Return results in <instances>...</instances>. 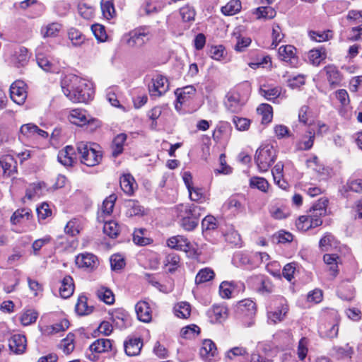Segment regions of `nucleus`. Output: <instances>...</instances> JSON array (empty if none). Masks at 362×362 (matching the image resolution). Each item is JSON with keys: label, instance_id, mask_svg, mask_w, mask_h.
<instances>
[{"label": "nucleus", "instance_id": "1", "mask_svg": "<svg viewBox=\"0 0 362 362\" xmlns=\"http://www.w3.org/2000/svg\"><path fill=\"white\" fill-rule=\"evenodd\" d=\"M64 94L74 103H87L94 95L93 84L74 74H67L61 81Z\"/></svg>", "mask_w": 362, "mask_h": 362}, {"label": "nucleus", "instance_id": "2", "mask_svg": "<svg viewBox=\"0 0 362 362\" xmlns=\"http://www.w3.org/2000/svg\"><path fill=\"white\" fill-rule=\"evenodd\" d=\"M328 199L322 197L310 209L307 215L299 216L296 226L299 230L307 231L310 228L320 226L322 223V218L327 214Z\"/></svg>", "mask_w": 362, "mask_h": 362}, {"label": "nucleus", "instance_id": "3", "mask_svg": "<svg viewBox=\"0 0 362 362\" xmlns=\"http://www.w3.org/2000/svg\"><path fill=\"white\" fill-rule=\"evenodd\" d=\"M288 311L286 300L282 296L275 297L268 308L267 316V322L275 325L284 320Z\"/></svg>", "mask_w": 362, "mask_h": 362}, {"label": "nucleus", "instance_id": "4", "mask_svg": "<svg viewBox=\"0 0 362 362\" xmlns=\"http://www.w3.org/2000/svg\"><path fill=\"white\" fill-rule=\"evenodd\" d=\"M276 158V151L271 144L261 146L256 151L255 160L260 173L267 172Z\"/></svg>", "mask_w": 362, "mask_h": 362}, {"label": "nucleus", "instance_id": "5", "mask_svg": "<svg viewBox=\"0 0 362 362\" xmlns=\"http://www.w3.org/2000/svg\"><path fill=\"white\" fill-rule=\"evenodd\" d=\"M96 145L81 141L77 144V151L81 155V162L87 166H95L102 160V153Z\"/></svg>", "mask_w": 362, "mask_h": 362}, {"label": "nucleus", "instance_id": "6", "mask_svg": "<svg viewBox=\"0 0 362 362\" xmlns=\"http://www.w3.org/2000/svg\"><path fill=\"white\" fill-rule=\"evenodd\" d=\"M238 309L244 325L252 326L257 311L255 303L250 299L243 300L239 302Z\"/></svg>", "mask_w": 362, "mask_h": 362}, {"label": "nucleus", "instance_id": "7", "mask_svg": "<svg viewBox=\"0 0 362 362\" xmlns=\"http://www.w3.org/2000/svg\"><path fill=\"white\" fill-rule=\"evenodd\" d=\"M148 34L146 27H140L124 35L123 40L130 47H139L148 40Z\"/></svg>", "mask_w": 362, "mask_h": 362}, {"label": "nucleus", "instance_id": "8", "mask_svg": "<svg viewBox=\"0 0 362 362\" xmlns=\"http://www.w3.org/2000/svg\"><path fill=\"white\" fill-rule=\"evenodd\" d=\"M245 104V98L238 91H230L226 95L224 105L230 112H240Z\"/></svg>", "mask_w": 362, "mask_h": 362}, {"label": "nucleus", "instance_id": "9", "mask_svg": "<svg viewBox=\"0 0 362 362\" xmlns=\"http://www.w3.org/2000/svg\"><path fill=\"white\" fill-rule=\"evenodd\" d=\"M27 96V86L23 81H16L11 85L10 97L15 103L23 105Z\"/></svg>", "mask_w": 362, "mask_h": 362}, {"label": "nucleus", "instance_id": "10", "mask_svg": "<svg viewBox=\"0 0 362 362\" xmlns=\"http://www.w3.org/2000/svg\"><path fill=\"white\" fill-rule=\"evenodd\" d=\"M177 97L175 109L180 110L184 105H187L193 100L196 95V88L193 86H187L181 88H177L175 91Z\"/></svg>", "mask_w": 362, "mask_h": 362}, {"label": "nucleus", "instance_id": "11", "mask_svg": "<svg viewBox=\"0 0 362 362\" xmlns=\"http://www.w3.org/2000/svg\"><path fill=\"white\" fill-rule=\"evenodd\" d=\"M169 89V83L163 76L159 75L152 79L148 85V91L151 96L160 97L165 94Z\"/></svg>", "mask_w": 362, "mask_h": 362}, {"label": "nucleus", "instance_id": "12", "mask_svg": "<svg viewBox=\"0 0 362 362\" xmlns=\"http://www.w3.org/2000/svg\"><path fill=\"white\" fill-rule=\"evenodd\" d=\"M321 73L325 76L331 88H334L339 86L343 79L341 73L334 65L325 66Z\"/></svg>", "mask_w": 362, "mask_h": 362}, {"label": "nucleus", "instance_id": "13", "mask_svg": "<svg viewBox=\"0 0 362 362\" xmlns=\"http://www.w3.org/2000/svg\"><path fill=\"white\" fill-rule=\"evenodd\" d=\"M202 211V209L200 206L194 204H180L175 207V212L180 220L190 218V216L194 217V214L201 216Z\"/></svg>", "mask_w": 362, "mask_h": 362}, {"label": "nucleus", "instance_id": "14", "mask_svg": "<svg viewBox=\"0 0 362 362\" xmlns=\"http://www.w3.org/2000/svg\"><path fill=\"white\" fill-rule=\"evenodd\" d=\"M76 264L79 268L93 269L98 264V257L91 253H81L76 256Z\"/></svg>", "mask_w": 362, "mask_h": 362}, {"label": "nucleus", "instance_id": "15", "mask_svg": "<svg viewBox=\"0 0 362 362\" xmlns=\"http://www.w3.org/2000/svg\"><path fill=\"white\" fill-rule=\"evenodd\" d=\"M58 161L65 167H71L76 162L75 149L71 146H66L59 151L57 156Z\"/></svg>", "mask_w": 362, "mask_h": 362}, {"label": "nucleus", "instance_id": "16", "mask_svg": "<svg viewBox=\"0 0 362 362\" xmlns=\"http://www.w3.org/2000/svg\"><path fill=\"white\" fill-rule=\"evenodd\" d=\"M296 49L292 45H283L279 49V56L281 60L288 63L292 66L298 64V58L296 55Z\"/></svg>", "mask_w": 362, "mask_h": 362}, {"label": "nucleus", "instance_id": "17", "mask_svg": "<svg viewBox=\"0 0 362 362\" xmlns=\"http://www.w3.org/2000/svg\"><path fill=\"white\" fill-rule=\"evenodd\" d=\"M68 118L71 123L78 126H83L93 120L86 110L78 108L71 110Z\"/></svg>", "mask_w": 362, "mask_h": 362}, {"label": "nucleus", "instance_id": "18", "mask_svg": "<svg viewBox=\"0 0 362 362\" xmlns=\"http://www.w3.org/2000/svg\"><path fill=\"white\" fill-rule=\"evenodd\" d=\"M116 200V194H112L103 201L101 208L98 212L99 221H105V218L112 213Z\"/></svg>", "mask_w": 362, "mask_h": 362}, {"label": "nucleus", "instance_id": "19", "mask_svg": "<svg viewBox=\"0 0 362 362\" xmlns=\"http://www.w3.org/2000/svg\"><path fill=\"white\" fill-rule=\"evenodd\" d=\"M209 317L211 322H222L228 317V310L224 305H214L209 311Z\"/></svg>", "mask_w": 362, "mask_h": 362}, {"label": "nucleus", "instance_id": "20", "mask_svg": "<svg viewBox=\"0 0 362 362\" xmlns=\"http://www.w3.org/2000/svg\"><path fill=\"white\" fill-rule=\"evenodd\" d=\"M169 247L177 250L187 252L190 249L189 241L182 235H175L167 240Z\"/></svg>", "mask_w": 362, "mask_h": 362}, {"label": "nucleus", "instance_id": "21", "mask_svg": "<svg viewBox=\"0 0 362 362\" xmlns=\"http://www.w3.org/2000/svg\"><path fill=\"white\" fill-rule=\"evenodd\" d=\"M30 59V54L27 48L24 47H20L16 50L11 56V62L16 67H21L25 66Z\"/></svg>", "mask_w": 362, "mask_h": 362}, {"label": "nucleus", "instance_id": "22", "mask_svg": "<svg viewBox=\"0 0 362 362\" xmlns=\"http://www.w3.org/2000/svg\"><path fill=\"white\" fill-rule=\"evenodd\" d=\"M8 342L10 349L16 354H23L26 349V338L23 335L13 334Z\"/></svg>", "mask_w": 362, "mask_h": 362}, {"label": "nucleus", "instance_id": "23", "mask_svg": "<svg viewBox=\"0 0 362 362\" xmlns=\"http://www.w3.org/2000/svg\"><path fill=\"white\" fill-rule=\"evenodd\" d=\"M138 319L144 322H149L152 319L151 310L146 301H139L135 305Z\"/></svg>", "mask_w": 362, "mask_h": 362}, {"label": "nucleus", "instance_id": "24", "mask_svg": "<svg viewBox=\"0 0 362 362\" xmlns=\"http://www.w3.org/2000/svg\"><path fill=\"white\" fill-rule=\"evenodd\" d=\"M90 351L97 354L109 352L113 349V341L108 339H98L90 346Z\"/></svg>", "mask_w": 362, "mask_h": 362}, {"label": "nucleus", "instance_id": "25", "mask_svg": "<svg viewBox=\"0 0 362 362\" xmlns=\"http://www.w3.org/2000/svg\"><path fill=\"white\" fill-rule=\"evenodd\" d=\"M216 354L215 344L211 339L203 341L199 350V355L204 361H211Z\"/></svg>", "mask_w": 362, "mask_h": 362}, {"label": "nucleus", "instance_id": "26", "mask_svg": "<svg viewBox=\"0 0 362 362\" xmlns=\"http://www.w3.org/2000/svg\"><path fill=\"white\" fill-rule=\"evenodd\" d=\"M74 284L72 277L67 275L64 277L59 288V295L63 298H69L74 293Z\"/></svg>", "mask_w": 362, "mask_h": 362}, {"label": "nucleus", "instance_id": "27", "mask_svg": "<svg viewBox=\"0 0 362 362\" xmlns=\"http://www.w3.org/2000/svg\"><path fill=\"white\" fill-rule=\"evenodd\" d=\"M120 187L125 194L132 195L137 187V184L130 174H126L120 177Z\"/></svg>", "mask_w": 362, "mask_h": 362}, {"label": "nucleus", "instance_id": "28", "mask_svg": "<svg viewBox=\"0 0 362 362\" xmlns=\"http://www.w3.org/2000/svg\"><path fill=\"white\" fill-rule=\"evenodd\" d=\"M142 346L139 338L129 339L124 342L125 353L129 356H136L140 353Z\"/></svg>", "mask_w": 362, "mask_h": 362}, {"label": "nucleus", "instance_id": "29", "mask_svg": "<svg viewBox=\"0 0 362 362\" xmlns=\"http://www.w3.org/2000/svg\"><path fill=\"white\" fill-rule=\"evenodd\" d=\"M259 93L267 100L274 102L281 93V88L280 86L272 87L264 85L259 88Z\"/></svg>", "mask_w": 362, "mask_h": 362}, {"label": "nucleus", "instance_id": "30", "mask_svg": "<svg viewBox=\"0 0 362 362\" xmlns=\"http://www.w3.org/2000/svg\"><path fill=\"white\" fill-rule=\"evenodd\" d=\"M223 209L233 214H237L244 211L241 202L235 197H230L223 204Z\"/></svg>", "mask_w": 362, "mask_h": 362}, {"label": "nucleus", "instance_id": "31", "mask_svg": "<svg viewBox=\"0 0 362 362\" xmlns=\"http://www.w3.org/2000/svg\"><path fill=\"white\" fill-rule=\"evenodd\" d=\"M327 57L326 49L321 47L311 49L308 52L309 62L314 66H318Z\"/></svg>", "mask_w": 362, "mask_h": 362}, {"label": "nucleus", "instance_id": "32", "mask_svg": "<svg viewBox=\"0 0 362 362\" xmlns=\"http://www.w3.org/2000/svg\"><path fill=\"white\" fill-rule=\"evenodd\" d=\"M256 15L257 20L269 21L275 17L276 12L270 6H261L253 13Z\"/></svg>", "mask_w": 362, "mask_h": 362}, {"label": "nucleus", "instance_id": "33", "mask_svg": "<svg viewBox=\"0 0 362 362\" xmlns=\"http://www.w3.org/2000/svg\"><path fill=\"white\" fill-rule=\"evenodd\" d=\"M97 297L105 303L112 305L115 303V295L107 287L101 286L96 291Z\"/></svg>", "mask_w": 362, "mask_h": 362}, {"label": "nucleus", "instance_id": "34", "mask_svg": "<svg viewBox=\"0 0 362 362\" xmlns=\"http://www.w3.org/2000/svg\"><path fill=\"white\" fill-rule=\"evenodd\" d=\"M32 217L31 212L28 209H21L16 211L11 217L12 224L16 225L28 221Z\"/></svg>", "mask_w": 362, "mask_h": 362}, {"label": "nucleus", "instance_id": "35", "mask_svg": "<svg viewBox=\"0 0 362 362\" xmlns=\"http://www.w3.org/2000/svg\"><path fill=\"white\" fill-rule=\"evenodd\" d=\"M314 139L315 134L311 132H308L296 143V148L300 151L310 149L313 146Z\"/></svg>", "mask_w": 362, "mask_h": 362}, {"label": "nucleus", "instance_id": "36", "mask_svg": "<svg viewBox=\"0 0 362 362\" xmlns=\"http://www.w3.org/2000/svg\"><path fill=\"white\" fill-rule=\"evenodd\" d=\"M127 140V135L125 134H119L117 135L112 144V153L114 157L118 156L123 151L124 144Z\"/></svg>", "mask_w": 362, "mask_h": 362}, {"label": "nucleus", "instance_id": "37", "mask_svg": "<svg viewBox=\"0 0 362 362\" xmlns=\"http://www.w3.org/2000/svg\"><path fill=\"white\" fill-rule=\"evenodd\" d=\"M323 259L325 263L329 266L331 275L335 277L338 274L339 256L337 255L326 254L324 255Z\"/></svg>", "mask_w": 362, "mask_h": 362}, {"label": "nucleus", "instance_id": "38", "mask_svg": "<svg viewBox=\"0 0 362 362\" xmlns=\"http://www.w3.org/2000/svg\"><path fill=\"white\" fill-rule=\"evenodd\" d=\"M62 29L61 24H44L40 33L43 37H53L58 35Z\"/></svg>", "mask_w": 362, "mask_h": 362}, {"label": "nucleus", "instance_id": "39", "mask_svg": "<svg viewBox=\"0 0 362 362\" xmlns=\"http://www.w3.org/2000/svg\"><path fill=\"white\" fill-rule=\"evenodd\" d=\"M257 283L260 284L257 291L262 294H269L273 292L274 286L272 282L263 276H257L255 277Z\"/></svg>", "mask_w": 362, "mask_h": 362}, {"label": "nucleus", "instance_id": "40", "mask_svg": "<svg viewBox=\"0 0 362 362\" xmlns=\"http://www.w3.org/2000/svg\"><path fill=\"white\" fill-rule=\"evenodd\" d=\"M36 60L38 66L45 71H54L55 66L54 63L50 61L47 57L45 56L42 53L37 51L36 54Z\"/></svg>", "mask_w": 362, "mask_h": 362}, {"label": "nucleus", "instance_id": "41", "mask_svg": "<svg viewBox=\"0 0 362 362\" xmlns=\"http://www.w3.org/2000/svg\"><path fill=\"white\" fill-rule=\"evenodd\" d=\"M175 315L180 318L187 319L191 314V306L187 302H180L174 307Z\"/></svg>", "mask_w": 362, "mask_h": 362}, {"label": "nucleus", "instance_id": "42", "mask_svg": "<svg viewBox=\"0 0 362 362\" xmlns=\"http://www.w3.org/2000/svg\"><path fill=\"white\" fill-rule=\"evenodd\" d=\"M164 266L168 272H175L180 267V257L173 252L168 254L164 260Z\"/></svg>", "mask_w": 362, "mask_h": 362}, {"label": "nucleus", "instance_id": "43", "mask_svg": "<svg viewBox=\"0 0 362 362\" xmlns=\"http://www.w3.org/2000/svg\"><path fill=\"white\" fill-rule=\"evenodd\" d=\"M257 112L262 115V123H269L273 117L272 107L266 103H262L257 109Z\"/></svg>", "mask_w": 362, "mask_h": 362}, {"label": "nucleus", "instance_id": "44", "mask_svg": "<svg viewBox=\"0 0 362 362\" xmlns=\"http://www.w3.org/2000/svg\"><path fill=\"white\" fill-rule=\"evenodd\" d=\"M241 9L240 0H230L226 6L221 8V12L225 16H233L239 12Z\"/></svg>", "mask_w": 362, "mask_h": 362}, {"label": "nucleus", "instance_id": "45", "mask_svg": "<svg viewBox=\"0 0 362 362\" xmlns=\"http://www.w3.org/2000/svg\"><path fill=\"white\" fill-rule=\"evenodd\" d=\"M82 229L81 222L78 218H72L66 225L64 231L71 236L77 235Z\"/></svg>", "mask_w": 362, "mask_h": 362}, {"label": "nucleus", "instance_id": "46", "mask_svg": "<svg viewBox=\"0 0 362 362\" xmlns=\"http://www.w3.org/2000/svg\"><path fill=\"white\" fill-rule=\"evenodd\" d=\"M78 14L86 21H90L95 15V8L86 3L78 5Z\"/></svg>", "mask_w": 362, "mask_h": 362}, {"label": "nucleus", "instance_id": "47", "mask_svg": "<svg viewBox=\"0 0 362 362\" xmlns=\"http://www.w3.org/2000/svg\"><path fill=\"white\" fill-rule=\"evenodd\" d=\"M38 313L33 309L25 310L21 315L20 320L23 325L28 326L37 320Z\"/></svg>", "mask_w": 362, "mask_h": 362}, {"label": "nucleus", "instance_id": "48", "mask_svg": "<svg viewBox=\"0 0 362 362\" xmlns=\"http://www.w3.org/2000/svg\"><path fill=\"white\" fill-rule=\"evenodd\" d=\"M16 163L11 156L6 155L0 158V165L4 173L11 175L16 168Z\"/></svg>", "mask_w": 362, "mask_h": 362}, {"label": "nucleus", "instance_id": "49", "mask_svg": "<svg viewBox=\"0 0 362 362\" xmlns=\"http://www.w3.org/2000/svg\"><path fill=\"white\" fill-rule=\"evenodd\" d=\"M103 232L111 238H115L119 235L120 228L118 223L114 221H104Z\"/></svg>", "mask_w": 362, "mask_h": 362}, {"label": "nucleus", "instance_id": "50", "mask_svg": "<svg viewBox=\"0 0 362 362\" xmlns=\"http://www.w3.org/2000/svg\"><path fill=\"white\" fill-rule=\"evenodd\" d=\"M214 277V272L210 268H204L199 270L195 277V283L201 284L207 282Z\"/></svg>", "mask_w": 362, "mask_h": 362}, {"label": "nucleus", "instance_id": "51", "mask_svg": "<svg viewBox=\"0 0 362 362\" xmlns=\"http://www.w3.org/2000/svg\"><path fill=\"white\" fill-rule=\"evenodd\" d=\"M91 30L95 38L100 42H105L108 39L105 27L103 24H91Z\"/></svg>", "mask_w": 362, "mask_h": 362}, {"label": "nucleus", "instance_id": "52", "mask_svg": "<svg viewBox=\"0 0 362 362\" xmlns=\"http://www.w3.org/2000/svg\"><path fill=\"white\" fill-rule=\"evenodd\" d=\"M250 186L252 188H257L263 192H267L269 189V184L267 180L263 177H252L250 180Z\"/></svg>", "mask_w": 362, "mask_h": 362}, {"label": "nucleus", "instance_id": "53", "mask_svg": "<svg viewBox=\"0 0 362 362\" xmlns=\"http://www.w3.org/2000/svg\"><path fill=\"white\" fill-rule=\"evenodd\" d=\"M42 184L33 183L29 185L26 189V193L24 199L32 200L36 197H40L42 195Z\"/></svg>", "mask_w": 362, "mask_h": 362}, {"label": "nucleus", "instance_id": "54", "mask_svg": "<svg viewBox=\"0 0 362 362\" xmlns=\"http://www.w3.org/2000/svg\"><path fill=\"white\" fill-rule=\"evenodd\" d=\"M337 241L331 233H326L320 240L319 246L322 251H328L336 246Z\"/></svg>", "mask_w": 362, "mask_h": 362}, {"label": "nucleus", "instance_id": "55", "mask_svg": "<svg viewBox=\"0 0 362 362\" xmlns=\"http://www.w3.org/2000/svg\"><path fill=\"white\" fill-rule=\"evenodd\" d=\"M74 334H69L67 337L62 339L60 343V348L66 354H69L74 349Z\"/></svg>", "mask_w": 362, "mask_h": 362}, {"label": "nucleus", "instance_id": "56", "mask_svg": "<svg viewBox=\"0 0 362 362\" xmlns=\"http://www.w3.org/2000/svg\"><path fill=\"white\" fill-rule=\"evenodd\" d=\"M101 10L105 18L107 20L112 18L115 11L112 0H102Z\"/></svg>", "mask_w": 362, "mask_h": 362}, {"label": "nucleus", "instance_id": "57", "mask_svg": "<svg viewBox=\"0 0 362 362\" xmlns=\"http://www.w3.org/2000/svg\"><path fill=\"white\" fill-rule=\"evenodd\" d=\"M92 307H89L87 303V298L81 296L78 299L76 305V311L80 315H88L92 312Z\"/></svg>", "mask_w": 362, "mask_h": 362}, {"label": "nucleus", "instance_id": "58", "mask_svg": "<svg viewBox=\"0 0 362 362\" xmlns=\"http://www.w3.org/2000/svg\"><path fill=\"white\" fill-rule=\"evenodd\" d=\"M234 288L233 282L223 281L219 286V294L222 298H230Z\"/></svg>", "mask_w": 362, "mask_h": 362}, {"label": "nucleus", "instance_id": "59", "mask_svg": "<svg viewBox=\"0 0 362 362\" xmlns=\"http://www.w3.org/2000/svg\"><path fill=\"white\" fill-rule=\"evenodd\" d=\"M310 38L317 42H325L332 37V32L329 30L326 31H310Z\"/></svg>", "mask_w": 362, "mask_h": 362}, {"label": "nucleus", "instance_id": "60", "mask_svg": "<svg viewBox=\"0 0 362 362\" xmlns=\"http://www.w3.org/2000/svg\"><path fill=\"white\" fill-rule=\"evenodd\" d=\"M69 38L72 42V44L75 46H79L83 43L85 40V36L81 33L75 29L71 28L68 33Z\"/></svg>", "mask_w": 362, "mask_h": 362}, {"label": "nucleus", "instance_id": "61", "mask_svg": "<svg viewBox=\"0 0 362 362\" xmlns=\"http://www.w3.org/2000/svg\"><path fill=\"white\" fill-rule=\"evenodd\" d=\"M182 19L185 22L194 21L196 12L193 7L186 5L180 9Z\"/></svg>", "mask_w": 362, "mask_h": 362}, {"label": "nucleus", "instance_id": "62", "mask_svg": "<svg viewBox=\"0 0 362 362\" xmlns=\"http://www.w3.org/2000/svg\"><path fill=\"white\" fill-rule=\"evenodd\" d=\"M37 126L34 124L28 123L21 126L20 133L26 138H33L36 136Z\"/></svg>", "mask_w": 362, "mask_h": 362}, {"label": "nucleus", "instance_id": "63", "mask_svg": "<svg viewBox=\"0 0 362 362\" xmlns=\"http://www.w3.org/2000/svg\"><path fill=\"white\" fill-rule=\"evenodd\" d=\"M349 41H359L362 40V24L351 28L347 31L346 35Z\"/></svg>", "mask_w": 362, "mask_h": 362}, {"label": "nucleus", "instance_id": "64", "mask_svg": "<svg viewBox=\"0 0 362 362\" xmlns=\"http://www.w3.org/2000/svg\"><path fill=\"white\" fill-rule=\"evenodd\" d=\"M200 329L195 325H191L183 327L180 334L183 338L191 339L195 337L199 333Z\"/></svg>", "mask_w": 362, "mask_h": 362}]
</instances>
